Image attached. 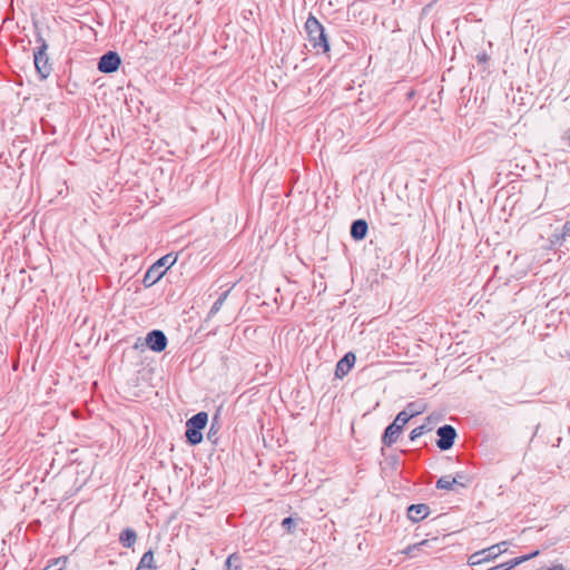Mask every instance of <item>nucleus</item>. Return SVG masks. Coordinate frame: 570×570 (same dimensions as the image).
<instances>
[{
    "label": "nucleus",
    "instance_id": "nucleus-19",
    "mask_svg": "<svg viewBox=\"0 0 570 570\" xmlns=\"http://www.w3.org/2000/svg\"><path fill=\"white\" fill-rule=\"evenodd\" d=\"M368 230V225L365 219L358 218V240L363 239Z\"/></svg>",
    "mask_w": 570,
    "mask_h": 570
},
{
    "label": "nucleus",
    "instance_id": "nucleus-14",
    "mask_svg": "<svg viewBox=\"0 0 570 570\" xmlns=\"http://www.w3.org/2000/svg\"><path fill=\"white\" fill-rule=\"evenodd\" d=\"M119 541L124 547L131 548L137 541V534L132 529L127 528L120 533Z\"/></svg>",
    "mask_w": 570,
    "mask_h": 570
},
{
    "label": "nucleus",
    "instance_id": "nucleus-22",
    "mask_svg": "<svg viewBox=\"0 0 570 570\" xmlns=\"http://www.w3.org/2000/svg\"><path fill=\"white\" fill-rule=\"evenodd\" d=\"M282 525H283V528L286 529L287 532L292 533L296 523L293 518L288 517L282 521Z\"/></svg>",
    "mask_w": 570,
    "mask_h": 570
},
{
    "label": "nucleus",
    "instance_id": "nucleus-12",
    "mask_svg": "<svg viewBox=\"0 0 570 570\" xmlns=\"http://www.w3.org/2000/svg\"><path fill=\"white\" fill-rule=\"evenodd\" d=\"M454 485L465 487V483L458 478H452V475H443L435 483L436 489L448 491L453 490Z\"/></svg>",
    "mask_w": 570,
    "mask_h": 570
},
{
    "label": "nucleus",
    "instance_id": "nucleus-29",
    "mask_svg": "<svg viewBox=\"0 0 570 570\" xmlns=\"http://www.w3.org/2000/svg\"><path fill=\"white\" fill-rule=\"evenodd\" d=\"M548 570H566V569L563 568V566H561V564H557V566H552V567H551V568H549Z\"/></svg>",
    "mask_w": 570,
    "mask_h": 570
},
{
    "label": "nucleus",
    "instance_id": "nucleus-15",
    "mask_svg": "<svg viewBox=\"0 0 570 570\" xmlns=\"http://www.w3.org/2000/svg\"><path fill=\"white\" fill-rule=\"evenodd\" d=\"M538 554H539V550H535V551H533V552H531L529 554H524V556H521V557L513 558V559L504 562L505 566H507L505 569L511 570L512 568H514V567H517V566H519V564H521V563H523V562H525V561L537 557Z\"/></svg>",
    "mask_w": 570,
    "mask_h": 570
},
{
    "label": "nucleus",
    "instance_id": "nucleus-20",
    "mask_svg": "<svg viewBox=\"0 0 570 570\" xmlns=\"http://www.w3.org/2000/svg\"><path fill=\"white\" fill-rule=\"evenodd\" d=\"M238 560L239 558L235 553L230 554L225 562L226 570H237L238 566H234V562Z\"/></svg>",
    "mask_w": 570,
    "mask_h": 570
},
{
    "label": "nucleus",
    "instance_id": "nucleus-6",
    "mask_svg": "<svg viewBox=\"0 0 570 570\" xmlns=\"http://www.w3.org/2000/svg\"><path fill=\"white\" fill-rule=\"evenodd\" d=\"M436 435L439 436L436 440V446L441 451L450 450L454 445L455 439L458 436L456 430L450 424H444L438 428Z\"/></svg>",
    "mask_w": 570,
    "mask_h": 570
},
{
    "label": "nucleus",
    "instance_id": "nucleus-10",
    "mask_svg": "<svg viewBox=\"0 0 570 570\" xmlns=\"http://www.w3.org/2000/svg\"><path fill=\"white\" fill-rule=\"evenodd\" d=\"M430 514V507L425 503L411 504L407 508V518L412 522H420Z\"/></svg>",
    "mask_w": 570,
    "mask_h": 570
},
{
    "label": "nucleus",
    "instance_id": "nucleus-25",
    "mask_svg": "<svg viewBox=\"0 0 570 570\" xmlns=\"http://www.w3.org/2000/svg\"><path fill=\"white\" fill-rule=\"evenodd\" d=\"M490 57L485 51L479 52L476 55V60L479 63H487L489 61Z\"/></svg>",
    "mask_w": 570,
    "mask_h": 570
},
{
    "label": "nucleus",
    "instance_id": "nucleus-21",
    "mask_svg": "<svg viewBox=\"0 0 570 570\" xmlns=\"http://www.w3.org/2000/svg\"><path fill=\"white\" fill-rule=\"evenodd\" d=\"M400 413H406V414H412V417L420 414L421 413V410L417 407V405L415 403H409L406 405V407L401 411Z\"/></svg>",
    "mask_w": 570,
    "mask_h": 570
},
{
    "label": "nucleus",
    "instance_id": "nucleus-4",
    "mask_svg": "<svg viewBox=\"0 0 570 570\" xmlns=\"http://www.w3.org/2000/svg\"><path fill=\"white\" fill-rule=\"evenodd\" d=\"M412 419V414L397 413L392 423H390L382 435V443L391 446L395 443L403 431L404 425Z\"/></svg>",
    "mask_w": 570,
    "mask_h": 570
},
{
    "label": "nucleus",
    "instance_id": "nucleus-30",
    "mask_svg": "<svg viewBox=\"0 0 570 570\" xmlns=\"http://www.w3.org/2000/svg\"><path fill=\"white\" fill-rule=\"evenodd\" d=\"M497 546H500V550H504V551L507 550V548H505L507 542H504V541H503V542L498 543Z\"/></svg>",
    "mask_w": 570,
    "mask_h": 570
},
{
    "label": "nucleus",
    "instance_id": "nucleus-23",
    "mask_svg": "<svg viewBox=\"0 0 570 570\" xmlns=\"http://www.w3.org/2000/svg\"><path fill=\"white\" fill-rule=\"evenodd\" d=\"M563 240H564V238L560 237V232L558 229H556L554 233L551 235V244L554 246L556 245L561 246Z\"/></svg>",
    "mask_w": 570,
    "mask_h": 570
},
{
    "label": "nucleus",
    "instance_id": "nucleus-11",
    "mask_svg": "<svg viewBox=\"0 0 570 570\" xmlns=\"http://www.w3.org/2000/svg\"><path fill=\"white\" fill-rule=\"evenodd\" d=\"M356 361V356L353 352H348L342 360L338 361L335 370L336 377L345 376Z\"/></svg>",
    "mask_w": 570,
    "mask_h": 570
},
{
    "label": "nucleus",
    "instance_id": "nucleus-3",
    "mask_svg": "<svg viewBox=\"0 0 570 570\" xmlns=\"http://www.w3.org/2000/svg\"><path fill=\"white\" fill-rule=\"evenodd\" d=\"M177 256L167 254L159 258L145 274L142 283L146 287H150L164 275L165 271L175 264Z\"/></svg>",
    "mask_w": 570,
    "mask_h": 570
},
{
    "label": "nucleus",
    "instance_id": "nucleus-5",
    "mask_svg": "<svg viewBox=\"0 0 570 570\" xmlns=\"http://www.w3.org/2000/svg\"><path fill=\"white\" fill-rule=\"evenodd\" d=\"M40 47L33 53L35 67L42 79L47 78L51 72V65L49 63V57L47 55L48 45L40 38Z\"/></svg>",
    "mask_w": 570,
    "mask_h": 570
},
{
    "label": "nucleus",
    "instance_id": "nucleus-7",
    "mask_svg": "<svg viewBox=\"0 0 570 570\" xmlns=\"http://www.w3.org/2000/svg\"><path fill=\"white\" fill-rule=\"evenodd\" d=\"M504 550H500V546H491L487 549H482L480 551H476L472 553L469 557L468 563L470 566H479L484 562H489L498 558L500 554H502Z\"/></svg>",
    "mask_w": 570,
    "mask_h": 570
},
{
    "label": "nucleus",
    "instance_id": "nucleus-28",
    "mask_svg": "<svg viewBox=\"0 0 570 570\" xmlns=\"http://www.w3.org/2000/svg\"><path fill=\"white\" fill-rule=\"evenodd\" d=\"M377 277H379V273H377V272H375V273L373 274V279L371 281V285H372L373 283H377V281H379V278H377ZM367 282H370V277L367 278Z\"/></svg>",
    "mask_w": 570,
    "mask_h": 570
},
{
    "label": "nucleus",
    "instance_id": "nucleus-17",
    "mask_svg": "<svg viewBox=\"0 0 570 570\" xmlns=\"http://www.w3.org/2000/svg\"><path fill=\"white\" fill-rule=\"evenodd\" d=\"M228 291L224 292L219 297L218 299L214 303V305L212 306L210 308V312H209V315H214L216 314L223 306V304L225 303L227 296H228Z\"/></svg>",
    "mask_w": 570,
    "mask_h": 570
},
{
    "label": "nucleus",
    "instance_id": "nucleus-31",
    "mask_svg": "<svg viewBox=\"0 0 570 570\" xmlns=\"http://www.w3.org/2000/svg\"><path fill=\"white\" fill-rule=\"evenodd\" d=\"M213 430H214V424L212 425L210 431L208 432V435H207V438H208L209 440H210V439L213 438V435H214V431H213Z\"/></svg>",
    "mask_w": 570,
    "mask_h": 570
},
{
    "label": "nucleus",
    "instance_id": "nucleus-27",
    "mask_svg": "<svg viewBox=\"0 0 570 570\" xmlns=\"http://www.w3.org/2000/svg\"><path fill=\"white\" fill-rule=\"evenodd\" d=\"M350 233H351V236L356 239V233H357V229H356V220L352 222L351 224V228H350Z\"/></svg>",
    "mask_w": 570,
    "mask_h": 570
},
{
    "label": "nucleus",
    "instance_id": "nucleus-18",
    "mask_svg": "<svg viewBox=\"0 0 570 570\" xmlns=\"http://www.w3.org/2000/svg\"><path fill=\"white\" fill-rule=\"evenodd\" d=\"M428 430H429V429H428V428H426V425H424V424H423V425H420V426H417V428H415V429H413V430L411 431V433H410V440H411V441H415V440H417V439H419L420 436H422V435L425 433V431H428Z\"/></svg>",
    "mask_w": 570,
    "mask_h": 570
},
{
    "label": "nucleus",
    "instance_id": "nucleus-1",
    "mask_svg": "<svg viewBox=\"0 0 570 570\" xmlns=\"http://www.w3.org/2000/svg\"><path fill=\"white\" fill-rule=\"evenodd\" d=\"M305 30L313 49L323 53L330 50V45L324 28L314 16L311 14L307 18L305 22Z\"/></svg>",
    "mask_w": 570,
    "mask_h": 570
},
{
    "label": "nucleus",
    "instance_id": "nucleus-2",
    "mask_svg": "<svg viewBox=\"0 0 570 570\" xmlns=\"http://www.w3.org/2000/svg\"><path fill=\"white\" fill-rule=\"evenodd\" d=\"M208 414L198 412L186 422V438L191 445H197L203 441L202 431L206 428Z\"/></svg>",
    "mask_w": 570,
    "mask_h": 570
},
{
    "label": "nucleus",
    "instance_id": "nucleus-26",
    "mask_svg": "<svg viewBox=\"0 0 570 570\" xmlns=\"http://www.w3.org/2000/svg\"><path fill=\"white\" fill-rule=\"evenodd\" d=\"M454 478H458L460 481H463L465 483V487L470 482V479L464 473H456Z\"/></svg>",
    "mask_w": 570,
    "mask_h": 570
},
{
    "label": "nucleus",
    "instance_id": "nucleus-32",
    "mask_svg": "<svg viewBox=\"0 0 570 570\" xmlns=\"http://www.w3.org/2000/svg\"><path fill=\"white\" fill-rule=\"evenodd\" d=\"M191 570H195V569H191Z\"/></svg>",
    "mask_w": 570,
    "mask_h": 570
},
{
    "label": "nucleus",
    "instance_id": "nucleus-8",
    "mask_svg": "<svg viewBox=\"0 0 570 570\" xmlns=\"http://www.w3.org/2000/svg\"><path fill=\"white\" fill-rule=\"evenodd\" d=\"M121 63L120 57L115 51H108L105 53L99 62H98V70L105 73L115 72Z\"/></svg>",
    "mask_w": 570,
    "mask_h": 570
},
{
    "label": "nucleus",
    "instance_id": "nucleus-16",
    "mask_svg": "<svg viewBox=\"0 0 570 570\" xmlns=\"http://www.w3.org/2000/svg\"><path fill=\"white\" fill-rule=\"evenodd\" d=\"M429 540H422L419 543L409 546L403 552L410 557H415V551L421 550L425 546H429Z\"/></svg>",
    "mask_w": 570,
    "mask_h": 570
},
{
    "label": "nucleus",
    "instance_id": "nucleus-9",
    "mask_svg": "<svg viewBox=\"0 0 570 570\" xmlns=\"http://www.w3.org/2000/svg\"><path fill=\"white\" fill-rule=\"evenodd\" d=\"M146 344L155 352H163L167 346V337L164 332L154 330L147 334Z\"/></svg>",
    "mask_w": 570,
    "mask_h": 570
},
{
    "label": "nucleus",
    "instance_id": "nucleus-13",
    "mask_svg": "<svg viewBox=\"0 0 570 570\" xmlns=\"http://www.w3.org/2000/svg\"><path fill=\"white\" fill-rule=\"evenodd\" d=\"M156 568L154 552L149 550L142 554L136 570H156Z\"/></svg>",
    "mask_w": 570,
    "mask_h": 570
},
{
    "label": "nucleus",
    "instance_id": "nucleus-24",
    "mask_svg": "<svg viewBox=\"0 0 570 570\" xmlns=\"http://www.w3.org/2000/svg\"><path fill=\"white\" fill-rule=\"evenodd\" d=\"M569 234H570V219H568V220L563 224V226H562V228H561V230H560V237H561V238H566V236H568Z\"/></svg>",
    "mask_w": 570,
    "mask_h": 570
}]
</instances>
